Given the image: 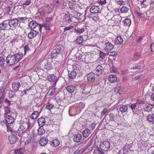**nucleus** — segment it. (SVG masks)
I'll return each mask as SVG.
<instances>
[{"label": "nucleus", "mask_w": 154, "mask_h": 154, "mask_svg": "<svg viewBox=\"0 0 154 154\" xmlns=\"http://www.w3.org/2000/svg\"><path fill=\"white\" fill-rule=\"evenodd\" d=\"M110 147V143L108 141H104L101 142L99 146L100 149L104 151L108 150Z\"/></svg>", "instance_id": "obj_1"}, {"label": "nucleus", "mask_w": 154, "mask_h": 154, "mask_svg": "<svg viewBox=\"0 0 154 154\" xmlns=\"http://www.w3.org/2000/svg\"><path fill=\"white\" fill-rule=\"evenodd\" d=\"M29 26L31 29H35L37 30L41 31L42 26L41 25L37 23L35 21H32L29 23Z\"/></svg>", "instance_id": "obj_2"}, {"label": "nucleus", "mask_w": 154, "mask_h": 154, "mask_svg": "<svg viewBox=\"0 0 154 154\" xmlns=\"http://www.w3.org/2000/svg\"><path fill=\"white\" fill-rule=\"evenodd\" d=\"M10 21L6 20L4 21L2 23L0 24V28L1 29L8 30L10 29Z\"/></svg>", "instance_id": "obj_3"}, {"label": "nucleus", "mask_w": 154, "mask_h": 154, "mask_svg": "<svg viewBox=\"0 0 154 154\" xmlns=\"http://www.w3.org/2000/svg\"><path fill=\"white\" fill-rule=\"evenodd\" d=\"M69 6L70 9L74 10H77L79 8V5L76 4L75 2L73 1L69 2Z\"/></svg>", "instance_id": "obj_4"}, {"label": "nucleus", "mask_w": 154, "mask_h": 154, "mask_svg": "<svg viewBox=\"0 0 154 154\" xmlns=\"http://www.w3.org/2000/svg\"><path fill=\"white\" fill-rule=\"evenodd\" d=\"M11 152L12 153H14V154H27L25 149L23 148L15 150H12L11 151Z\"/></svg>", "instance_id": "obj_5"}, {"label": "nucleus", "mask_w": 154, "mask_h": 154, "mask_svg": "<svg viewBox=\"0 0 154 154\" xmlns=\"http://www.w3.org/2000/svg\"><path fill=\"white\" fill-rule=\"evenodd\" d=\"M104 47L105 51H110L114 48V45L111 43L108 42L105 43Z\"/></svg>", "instance_id": "obj_6"}, {"label": "nucleus", "mask_w": 154, "mask_h": 154, "mask_svg": "<svg viewBox=\"0 0 154 154\" xmlns=\"http://www.w3.org/2000/svg\"><path fill=\"white\" fill-rule=\"evenodd\" d=\"M96 74L97 75H100L102 74L103 72V68L101 65H98L95 68Z\"/></svg>", "instance_id": "obj_7"}, {"label": "nucleus", "mask_w": 154, "mask_h": 154, "mask_svg": "<svg viewBox=\"0 0 154 154\" xmlns=\"http://www.w3.org/2000/svg\"><path fill=\"white\" fill-rule=\"evenodd\" d=\"M11 134L10 133V136L11 137H10V144H13L15 143L17 141V138L16 136V133L14 132H12L11 130H10Z\"/></svg>", "instance_id": "obj_8"}, {"label": "nucleus", "mask_w": 154, "mask_h": 154, "mask_svg": "<svg viewBox=\"0 0 154 154\" xmlns=\"http://www.w3.org/2000/svg\"><path fill=\"white\" fill-rule=\"evenodd\" d=\"M95 75L94 73H89L87 75L88 81L90 82H94L95 79Z\"/></svg>", "instance_id": "obj_9"}, {"label": "nucleus", "mask_w": 154, "mask_h": 154, "mask_svg": "<svg viewBox=\"0 0 154 154\" xmlns=\"http://www.w3.org/2000/svg\"><path fill=\"white\" fill-rule=\"evenodd\" d=\"M137 103H130L129 105V107L131 108V110L134 113H135L139 108L138 106H137Z\"/></svg>", "instance_id": "obj_10"}, {"label": "nucleus", "mask_w": 154, "mask_h": 154, "mask_svg": "<svg viewBox=\"0 0 154 154\" xmlns=\"http://www.w3.org/2000/svg\"><path fill=\"white\" fill-rule=\"evenodd\" d=\"M42 69L45 72H48L52 69V66L50 62H47L43 66Z\"/></svg>", "instance_id": "obj_11"}, {"label": "nucleus", "mask_w": 154, "mask_h": 154, "mask_svg": "<svg viewBox=\"0 0 154 154\" xmlns=\"http://www.w3.org/2000/svg\"><path fill=\"white\" fill-rule=\"evenodd\" d=\"M38 32L35 30H31L28 34L29 38L32 39L35 37L38 34Z\"/></svg>", "instance_id": "obj_12"}, {"label": "nucleus", "mask_w": 154, "mask_h": 154, "mask_svg": "<svg viewBox=\"0 0 154 154\" xmlns=\"http://www.w3.org/2000/svg\"><path fill=\"white\" fill-rule=\"evenodd\" d=\"M48 142V139L45 137H42L39 141V143L41 146H45Z\"/></svg>", "instance_id": "obj_13"}, {"label": "nucleus", "mask_w": 154, "mask_h": 154, "mask_svg": "<svg viewBox=\"0 0 154 154\" xmlns=\"http://www.w3.org/2000/svg\"><path fill=\"white\" fill-rule=\"evenodd\" d=\"M99 6L96 5L92 6L90 8V11L91 13H97L99 12Z\"/></svg>", "instance_id": "obj_14"}, {"label": "nucleus", "mask_w": 154, "mask_h": 154, "mask_svg": "<svg viewBox=\"0 0 154 154\" xmlns=\"http://www.w3.org/2000/svg\"><path fill=\"white\" fill-rule=\"evenodd\" d=\"M108 79L111 83L116 82H117V78L115 75H109Z\"/></svg>", "instance_id": "obj_15"}, {"label": "nucleus", "mask_w": 154, "mask_h": 154, "mask_svg": "<svg viewBox=\"0 0 154 154\" xmlns=\"http://www.w3.org/2000/svg\"><path fill=\"white\" fill-rule=\"evenodd\" d=\"M18 23V20L17 19L10 20V27H15L17 26Z\"/></svg>", "instance_id": "obj_16"}, {"label": "nucleus", "mask_w": 154, "mask_h": 154, "mask_svg": "<svg viewBox=\"0 0 154 154\" xmlns=\"http://www.w3.org/2000/svg\"><path fill=\"white\" fill-rule=\"evenodd\" d=\"M60 144V142L57 139H54L50 142L51 145L54 147L58 146Z\"/></svg>", "instance_id": "obj_17"}, {"label": "nucleus", "mask_w": 154, "mask_h": 154, "mask_svg": "<svg viewBox=\"0 0 154 154\" xmlns=\"http://www.w3.org/2000/svg\"><path fill=\"white\" fill-rule=\"evenodd\" d=\"M153 107V105L151 104H146L143 106L144 110L146 112H150L152 110Z\"/></svg>", "instance_id": "obj_18"}, {"label": "nucleus", "mask_w": 154, "mask_h": 154, "mask_svg": "<svg viewBox=\"0 0 154 154\" xmlns=\"http://www.w3.org/2000/svg\"><path fill=\"white\" fill-rule=\"evenodd\" d=\"M20 86V83L18 82H14L12 85L13 89L15 91L17 90Z\"/></svg>", "instance_id": "obj_19"}, {"label": "nucleus", "mask_w": 154, "mask_h": 154, "mask_svg": "<svg viewBox=\"0 0 154 154\" xmlns=\"http://www.w3.org/2000/svg\"><path fill=\"white\" fill-rule=\"evenodd\" d=\"M63 20L66 23H70L72 21V18L69 14H66L63 18Z\"/></svg>", "instance_id": "obj_20"}, {"label": "nucleus", "mask_w": 154, "mask_h": 154, "mask_svg": "<svg viewBox=\"0 0 154 154\" xmlns=\"http://www.w3.org/2000/svg\"><path fill=\"white\" fill-rule=\"evenodd\" d=\"M123 40L121 36H118L117 37L115 40V42L116 44L121 45L123 42Z\"/></svg>", "instance_id": "obj_21"}, {"label": "nucleus", "mask_w": 154, "mask_h": 154, "mask_svg": "<svg viewBox=\"0 0 154 154\" xmlns=\"http://www.w3.org/2000/svg\"><path fill=\"white\" fill-rule=\"evenodd\" d=\"M38 122L40 126L43 127L45 123V118L41 117L38 120Z\"/></svg>", "instance_id": "obj_22"}, {"label": "nucleus", "mask_w": 154, "mask_h": 154, "mask_svg": "<svg viewBox=\"0 0 154 154\" xmlns=\"http://www.w3.org/2000/svg\"><path fill=\"white\" fill-rule=\"evenodd\" d=\"M82 139V135L80 134H77L75 135L73 138V141L75 142H80Z\"/></svg>", "instance_id": "obj_23"}, {"label": "nucleus", "mask_w": 154, "mask_h": 154, "mask_svg": "<svg viewBox=\"0 0 154 154\" xmlns=\"http://www.w3.org/2000/svg\"><path fill=\"white\" fill-rule=\"evenodd\" d=\"M4 123L6 124L7 127V131L9 132V127L10 124V116L7 115L6 116V119Z\"/></svg>", "instance_id": "obj_24"}, {"label": "nucleus", "mask_w": 154, "mask_h": 154, "mask_svg": "<svg viewBox=\"0 0 154 154\" xmlns=\"http://www.w3.org/2000/svg\"><path fill=\"white\" fill-rule=\"evenodd\" d=\"M147 120L149 122H154V113L148 114L146 118Z\"/></svg>", "instance_id": "obj_25"}, {"label": "nucleus", "mask_w": 154, "mask_h": 154, "mask_svg": "<svg viewBox=\"0 0 154 154\" xmlns=\"http://www.w3.org/2000/svg\"><path fill=\"white\" fill-rule=\"evenodd\" d=\"M76 72L75 71H72L68 74V77L69 79H73L76 77Z\"/></svg>", "instance_id": "obj_26"}, {"label": "nucleus", "mask_w": 154, "mask_h": 154, "mask_svg": "<svg viewBox=\"0 0 154 154\" xmlns=\"http://www.w3.org/2000/svg\"><path fill=\"white\" fill-rule=\"evenodd\" d=\"M91 133L90 131L88 128L85 129L82 132V134L85 137H87L90 135Z\"/></svg>", "instance_id": "obj_27"}, {"label": "nucleus", "mask_w": 154, "mask_h": 154, "mask_svg": "<svg viewBox=\"0 0 154 154\" xmlns=\"http://www.w3.org/2000/svg\"><path fill=\"white\" fill-rule=\"evenodd\" d=\"M128 109V107L126 105H122L119 108V110L122 114L127 112Z\"/></svg>", "instance_id": "obj_28"}, {"label": "nucleus", "mask_w": 154, "mask_h": 154, "mask_svg": "<svg viewBox=\"0 0 154 154\" xmlns=\"http://www.w3.org/2000/svg\"><path fill=\"white\" fill-rule=\"evenodd\" d=\"M38 111H35L33 112L30 116V118L33 119H35L37 118L39 113L38 112Z\"/></svg>", "instance_id": "obj_29"}, {"label": "nucleus", "mask_w": 154, "mask_h": 154, "mask_svg": "<svg viewBox=\"0 0 154 154\" xmlns=\"http://www.w3.org/2000/svg\"><path fill=\"white\" fill-rule=\"evenodd\" d=\"M75 88L74 86L70 85L67 86L66 88V89L68 92L72 93L74 91Z\"/></svg>", "instance_id": "obj_30"}, {"label": "nucleus", "mask_w": 154, "mask_h": 154, "mask_svg": "<svg viewBox=\"0 0 154 154\" xmlns=\"http://www.w3.org/2000/svg\"><path fill=\"white\" fill-rule=\"evenodd\" d=\"M124 26L129 27L131 23V20L128 18H126L123 20Z\"/></svg>", "instance_id": "obj_31"}, {"label": "nucleus", "mask_w": 154, "mask_h": 154, "mask_svg": "<svg viewBox=\"0 0 154 154\" xmlns=\"http://www.w3.org/2000/svg\"><path fill=\"white\" fill-rule=\"evenodd\" d=\"M59 54L57 52V51L55 49H53L51 53V57L52 58H56L57 55Z\"/></svg>", "instance_id": "obj_32"}, {"label": "nucleus", "mask_w": 154, "mask_h": 154, "mask_svg": "<svg viewBox=\"0 0 154 154\" xmlns=\"http://www.w3.org/2000/svg\"><path fill=\"white\" fill-rule=\"evenodd\" d=\"M56 76L54 74H50L47 77V80L50 82H52L55 79Z\"/></svg>", "instance_id": "obj_33"}, {"label": "nucleus", "mask_w": 154, "mask_h": 154, "mask_svg": "<svg viewBox=\"0 0 154 154\" xmlns=\"http://www.w3.org/2000/svg\"><path fill=\"white\" fill-rule=\"evenodd\" d=\"M54 106V105L53 103H51L49 101L48 102L46 103L45 108L46 109L50 110L52 109Z\"/></svg>", "instance_id": "obj_34"}, {"label": "nucleus", "mask_w": 154, "mask_h": 154, "mask_svg": "<svg viewBox=\"0 0 154 154\" xmlns=\"http://www.w3.org/2000/svg\"><path fill=\"white\" fill-rule=\"evenodd\" d=\"M57 51V52L59 54L63 52V51L64 50V48L61 45H57L55 49Z\"/></svg>", "instance_id": "obj_35"}, {"label": "nucleus", "mask_w": 154, "mask_h": 154, "mask_svg": "<svg viewBox=\"0 0 154 154\" xmlns=\"http://www.w3.org/2000/svg\"><path fill=\"white\" fill-rule=\"evenodd\" d=\"M14 55L15 56L16 61H17L21 59L23 57V54L21 52H19L18 53Z\"/></svg>", "instance_id": "obj_36"}, {"label": "nucleus", "mask_w": 154, "mask_h": 154, "mask_svg": "<svg viewBox=\"0 0 154 154\" xmlns=\"http://www.w3.org/2000/svg\"><path fill=\"white\" fill-rule=\"evenodd\" d=\"M38 134L39 135H42L44 134L45 131L43 127L40 126L38 130Z\"/></svg>", "instance_id": "obj_37"}, {"label": "nucleus", "mask_w": 154, "mask_h": 154, "mask_svg": "<svg viewBox=\"0 0 154 154\" xmlns=\"http://www.w3.org/2000/svg\"><path fill=\"white\" fill-rule=\"evenodd\" d=\"M76 41L78 44H82L84 41L83 37L81 36H78L76 39Z\"/></svg>", "instance_id": "obj_38"}, {"label": "nucleus", "mask_w": 154, "mask_h": 154, "mask_svg": "<svg viewBox=\"0 0 154 154\" xmlns=\"http://www.w3.org/2000/svg\"><path fill=\"white\" fill-rule=\"evenodd\" d=\"M26 131L28 130L29 129L30 127L31 126V124L29 122L25 123L22 125Z\"/></svg>", "instance_id": "obj_39"}, {"label": "nucleus", "mask_w": 154, "mask_h": 154, "mask_svg": "<svg viewBox=\"0 0 154 154\" xmlns=\"http://www.w3.org/2000/svg\"><path fill=\"white\" fill-rule=\"evenodd\" d=\"M16 61V59L15 56L14 55H12L10 57V66L14 64Z\"/></svg>", "instance_id": "obj_40"}, {"label": "nucleus", "mask_w": 154, "mask_h": 154, "mask_svg": "<svg viewBox=\"0 0 154 154\" xmlns=\"http://www.w3.org/2000/svg\"><path fill=\"white\" fill-rule=\"evenodd\" d=\"M75 30L77 33L81 34L85 31V29L84 28L81 29L79 28H75Z\"/></svg>", "instance_id": "obj_41"}, {"label": "nucleus", "mask_w": 154, "mask_h": 154, "mask_svg": "<svg viewBox=\"0 0 154 154\" xmlns=\"http://www.w3.org/2000/svg\"><path fill=\"white\" fill-rule=\"evenodd\" d=\"M77 16L78 17L76 18V19H78V20H82L84 19V15L82 14L77 12Z\"/></svg>", "instance_id": "obj_42"}, {"label": "nucleus", "mask_w": 154, "mask_h": 154, "mask_svg": "<svg viewBox=\"0 0 154 154\" xmlns=\"http://www.w3.org/2000/svg\"><path fill=\"white\" fill-rule=\"evenodd\" d=\"M121 12L122 13H126L128 11V8L125 6H123L120 9Z\"/></svg>", "instance_id": "obj_43"}, {"label": "nucleus", "mask_w": 154, "mask_h": 154, "mask_svg": "<svg viewBox=\"0 0 154 154\" xmlns=\"http://www.w3.org/2000/svg\"><path fill=\"white\" fill-rule=\"evenodd\" d=\"M18 131L19 133H22L26 131V130L22 125L18 129Z\"/></svg>", "instance_id": "obj_44"}, {"label": "nucleus", "mask_w": 154, "mask_h": 154, "mask_svg": "<svg viewBox=\"0 0 154 154\" xmlns=\"http://www.w3.org/2000/svg\"><path fill=\"white\" fill-rule=\"evenodd\" d=\"M131 147L129 144L127 143L123 147V149L125 151H128L130 149Z\"/></svg>", "instance_id": "obj_45"}, {"label": "nucleus", "mask_w": 154, "mask_h": 154, "mask_svg": "<svg viewBox=\"0 0 154 154\" xmlns=\"http://www.w3.org/2000/svg\"><path fill=\"white\" fill-rule=\"evenodd\" d=\"M117 71V68L113 65L110 67V71L111 73H115Z\"/></svg>", "instance_id": "obj_46"}, {"label": "nucleus", "mask_w": 154, "mask_h": 154, "mask_svg": "<svg viewBox=\"0 0 154 154\" xmlns=\"http://www.w3.org/2000/svg\"><path fill=\"white\" fill-rule=\"evenodd\" d=\"M135 13L140 18H143V14L140 13L138 11L135 10L134 11Z\"/></svg>", "instance_id": "obj_47"}, {"label": "nucleus", "mask_w": 154, "mask_h": 154, "mask_svg": "<svg viewBox=\"0 0 154 154\" xmlns=\"http://www.w3.org/2000/svg\"><path fill=\"white\" fill-rule=\"evenodd\" d=\"M73 28V26H69L66 27L64 29L63 32H65L67 30H71Z\"/></svg>", "instance_id": "obj_48"}, {"label": "nucleus", "mask_w": 154, "mask_h": 154, "mask_svg": "<svg viewBox=\"0 0 154 154\" xmlns=\"http://www.w3.org/2000/svg\"><path fill=\"white\" fill-rule=\"evenodd\" d=\"M141 68V66L140 65H139L137 64H135V65L131 68V69H139Z\"/></svg>", "instance_id": "obj_49"}, {"label": "nucleus", "mask_w": 154, "mask_h": 154, "mask_svg": "<svg viewBox=\"0 0 154 154\" xmlns=\"http://www.w3.org/2000/svg\"><path fill=\"white\" fill-rule=\"evenodd\" d=\"M5 60L3 57H0V66H2L4 64Z\"/></svg>", "instance_id": "obj_50"}, {"label": "nucleus", "mask_w": 154, "mask_h": 154, "mask_svg": "<svg viewBox=\"0 0 154 154\" xmlns=\"http://www.w3.org/2000/svg\"><path fill=\"white\" fill-rule=\"evenodd\" d=\"M108 110V109L106 108H105L102 111L101 113V116H103L106 112Z\"/></svg>", "instance_id": "obj_51"}, {"label": "nucleus", "mask_w": 154, "mask_h": 154, "mask_svg": "<svg viewBox=\"0 0 154 154\" xmlns=\"http://www.w3.org/2000/svg\"><path fill=\"white\" fill-rule=\"evenodd\" d=\"M107 54L108 55L110 56H115L116 54V51H112L110 52L109 51L108 52Z\"/></svg>", "instance_id": "obj_52"}, {"label": "nucleus", "mask_w": 154, "mask_h": 154, "mask_svg": "<svg viewBox=\"0 0 154 154\" xmlns=\"http://www.w3.org/2000/svg\"><path fill=\"white\" fill-rule=\"evenodd\" d=\"M103 152L99 149L95 150L93 152V154H102Z\"/></svg>", "instance_id": "obj_53"}, {"label": "nucleus", "mask_w": 154, "mask_h": 154, "mask_svg": "<svg viewBox=\"0 0 154 154\" xmlns=\"http://www.w3.org/2000/svg\"><path fill=\"white\" fill-rule=\"evenodd\" d=\"M31 3V1L30 0H25L24 1V2L23 3V5H28Z\"/></svg>", "instance_id": "obj_54"}, {"label": "nucleus", "mask_w": 154, "mask_h": 154, "mask_svg": "<svg viewBox=\"0 0 154 154\" xmlns=\"http://www.w3.org/2000/svg\"><path fill=\"white\" fill-rule=\"evenodd\" d=\"M30 49L27 45H26L24 47V54H25L26 53L29 51Z\"/></svg>", "instance_id": "obj_55"}, {"label": "nucleus", "mask_w": 154, "mask_h": 154, "mask_svg": "<svg viewBox=\"0 0 154 154\" xmlns=\"http://www.w3.org/2000/svg\"><path fill=\"white\" fill-rule=\"evenodd\" d=\"M27 19L26 17H19L18 20V22H19L20 23L24 21L25 20Z\"/></svg>", "instance_id": "obj_56"}, {"label": "nucleus", "mask_w": 154, "mask_h": 154, "mask_svg": "<svg viewBox=\"0 0 154 154\" xmlns=\"http://www.w3.org/2000/svg\"><path fill=\"white\" fill-rule=\"evenodd\" d=\"M99 3L102 6L104 5L106 3V0H100Z\"/></svg>", "instance_id": "obj_57"}, {"label": "nucleus", "mask_w": 154, "mask_h": 154, "mask_svg": "<svg viewBox=\"0 0 154 154\" xmlns=\"http://www.w3.org/2000/svg\"><path fill=\"white\" fill-rule=\"evenodd\" d=\"M135 103H137V106H138L139 107V105L140 104H143V101L140 100H138L137 101V102Z\"/></svg>", "instance_id": "obj_58"}, {"label": "nucleus", "mask_w": 154, "mask_h": 154, "mask_svg": "<svg viewBox=\"0 0 154 154\" xmlns=\"http://www.w3.org/2000/svg\"><path fill=\"white\" fill-rule=\"evenodd\" d=\"M79 11V10H75V12L74 13H73V14H72L71 15H72L73 17L75 18H77V17H78L77 16V12H78L77 11Z\"/></svg>", "instance_id": "obj_59"}, {"label": "nucleus", "mask_w": 154, "mask_h": 154, "mask_svg": "<svg viewBox=\"0 0 154 154\" xmlns=\"http://www.w3.org/2000/svg\"><path fill=\"white\" fill-rule=\"evenodd\" d=\"M82 151V149L76 150L74 154H80Z\"/></svg>", "instance_id": "obj_60"}, {"label": "nucleus", "mask_w": 154, "mask_h": 154, "mask_svg": "<svg viewBox=\"0 0 154 154\" xmlns=\"http://www.w3.org/2000/svg\"><path fill=\"white\" fill-rule=\"evenodd\" d=\"M43 26L45 27V29L47 30H50V28L49 26L46 24H44Z\"/></svg>", "instance_id": "obj_61"}, {"label": "nucleus", "mask_w": 154, "mask_h": 154, "mask_svg": "<svg viewBox=\"0 0 154 154\" xmlns=\"http://www.w3.org/2000/svg\"><path fill=\"white\" fill-rule=\"evenodd\" d=\"M92 19L95 22H97L99 20V18L98 16H93L92 17Z\"/></svg>", "instance_id": "obj_62"}, {"label": "nucleus", "mask_w": 154, "mask_h": 154, "mask_svg": "<svg viewBox=\"0 0 154 154\" xmlns=\"http://www.w3.org/2000/svg\"><path fill=\"white\" fill-rule=\"evenodd\" d=\"M117 3L120 5H123L124 4L125 2L123 1H118Z\"/></svg>", "instance_id": "obj_63"}, {"label": "nucleus", "mask_w": 154, "mask_h": 154, "mask_svg": "<svg viewBox=\"0 0 154 154\" xmlns=\"http://www.w3.org/2000/svg\"><path fill=\"white\" fill-rule=\"evenodd\" d=\"M109 118H111V119H110V120L112 119L113 120V118L114 117V115L113 113H110L109 114Z\"/></svg>", "instance_id": "obj_64"}]
</instances>
